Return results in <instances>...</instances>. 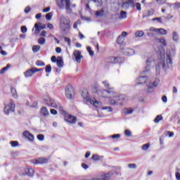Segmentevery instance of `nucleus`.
Here are the masks:
<instances>
[{
  "mask_svg": "<svg viewBox=\"0 0 180 180\" xmlns=\"http://www.w3.org/2000/svg\"><path fill=\"white\" fill-rule=\"evenodd\" d=\"M82 96L86 103H91V105H94L96 108H101L102 106L101 102L96 101L95 98H91L89 96V92H88V90L86 89H84L82 91Z\"/></svg>",
  "mask_w": 180,
  "mask_h": 180,
  "instance_id": "obj_1",
  "label": "nucleus"
},
{
  "mask_svg": "<svg viewBox=\"0 0 180 180\" xmlns=\"http://www.w3.org/2000/svg\"><path fill=\"white\" fill-rule=\"evenodd\" d=\"M71 20L70 18L65 17V15H61L60 18V26L63 32H67L71 29Z\"/></svg>",
  "mask_w": 180,
  "mask_h": 180,
  "instance_id": "obj_2",
  "label": "nucleus"
},
{
  "mask_svg": "<svg viewBox=\"0 0 180 180\" xmlns=\"http://www.w3.org/2000/svg\"><path fill=\"white\" fill-rule=\"evenodd\" d=\"M56 2L59 9H64L65 6L66 11H70L71 8V0H56Z\"/></svg>",
  "mask_w": 180,
  "mask_h": 180,
  "instance_id": "obj_3",
  "label": "nucleus"
},
{
  "mask_svg": "<svg viewBox=\"0 0 180 180\" xmlns=\"http://www.w3.org/2000/svg\"><path fill=\"white\" fill-rule=\"evenodd\" d=\"M148 79L147 77H139L136 79V82L137 85H141V84H146V86L148 88V92H150L149 90L153 89V86L151 84H148Z\"/></svg>",
  "mask_w": 180,
  "mask_h": 180,
  "instance_id": "obj_4",
  "label": "nucleus"
},
{
  "mask_svg": "<svg viewBox=\"0 0 180 180\" xmlns=\"http://www.w3.org/2000/svg\"><path fill=\"white\" fill-rule=\"evenodd\" d=\"M15 103H13V101H11L7 105L4 107V113L5 115H7V116H9L11 113H14L15 112Z\"/></svg>",
  "mask_w": 180,
  "mask_h": 180,
  "instance_id": "obj_5",
  "label": "nucleus"
},
{
  "mask_svg": "<svg viewBox=\"0 0 180 180\" xmlns=\"http://www.w3.org/2000/svg\"><path fill=\"white\" fill-rule=\"evenodd\" d=\"M65 95L68 99H73L75 96V92L74 91V87L71 85H68L65 88Z\"/></svg>",
  "mask_w": 180,
  "mask_h": 180,
  "instance_id": "obj_6",
  "label": "nucleus"
},
{
  "mask_svg": "<svg viewBox=\"0 0 180 180\" xmlns=\"http://www.w3.org/2000/svg\"><path fill=\"white\" fill-rule=\"evenodd\" d=\"M111 96L113 97L110 98H112L113 99L110 101V105H117V102H122V101H124V96H119L117 93H115V94H113Z\"/></svg>",
  "mask_w": 180,
  "mask_h": 180,
  "instance_id": "obj_7",
  "label": "nucleus"
},
{
  "mask_svg": "<svg viewBox=\"0 0 180 180\" xmlns=\"http://www.w3.org/2000/svg\"><path fill=\"white\" fill-rule=\"evenodd\" d=\"M44 101H45L46 105H48V106H51V108H54L55 109H57V108H58V105L57 103H56L54 99L51 98V97L49 96H44Z\"/></svg>",
  "mask_w": 180,
  "mask_h": 180,
  "instance_id": "obj_8",
  "label": "nucleus"
},
{
  "mask_svg": "<svg viewBox=\"0 0 180 180\" xmlns=\"http://www.w3.org/2000/svg\"><path fill=\"white\" fill-rule=\"evenodd\" d=\"M134 0H122V8L123 9H129V8H134Z\"/></svg>",
  "mask_w": 180,
  "mask_h": 180,
  "instance_id": "obj_9",
  "label": "nucleus"
},
{
  "mask_svg": "<svg viewBox=\"0 0 180 180\" xmlns=\"http://www.w3.org/2000/svg\"><path fill=\"white\" fill-rule=\"evenodd\" d=\"M166 63L168 68H171L172 67V56L171 55V51L167 50L166 51Z\"/></svg>",
  "mask_w": 180,
  "mask_h": 180,
  "instance_id": "obj_10",
  "label": "nucleus"
},
{
  "mask_svg": "<svg viewBox=\"0 0 180 180\" xmlns=\"http://www.w3.org/2000/svg\"><path fill=\"white\" fill-rule=\"evenodd\" d=\"M30 162H32V164H47L49 162V159L47 158H39L38 159H34L30 160Z\"/></svg>",
  "mask_w": 180,
  "mask_h": 180,
  "instance_id": "obj_11",
  "label": "nucleus"
},
{
  "mask_svg": "<svg viewBox=\"0 0 180 180\" xmlns=\"http://www.w3.org/2000/svg\"><path fill=\"white\" fill-rule=\"evenodd\" d=\"M112 95H116V92L113 91L103 90L101 92L102 98H113Z\"/></svg>",
  "mask_w": 180,
  "mask_h": 180,
  "instance_id": "obj_12",
  "label": "nucleus"
},
{
  "mask_svg": "<svg viewBox=\"0 0 180 180\" xmlns=\"http://www.w3.org/2000/svg\"><path fill=\"white\" fill-rule=\"evenodd\" d=\"M65 122H68V123H70L72 124H75V123H77V117L71 115H65Z\"/></svg>",
  "mask_w": 180,
  "mask_h": 180,
  "instance_id": "obj_13",
  "label": "nucleus"
},
{
  "mask_svg": "<svg viewBox=\"0 0 180 180\" xmlns=\"http://www.w3.org/2000/svg\"><path fill=\"white\" fill-rule=\"evenodd\" d=\"M22 175H27V176L30 178H33L34 176V169H33V168L27 167L25 169V173H22Z\"/></svg>",
  "mask_w": 180,
  "mask_h": 180,
  "instance_id": "obj_14",
  "label": "nucleus"
},
{
  "mask_svg": "<svg viewBox=\"0 0 180 180\" xmlns=\"http://www.w3.org/2000/svg\"><path fill=\"white\" fill-rule=\"evenodd\" d=\"M34 27H35V31H34V34H39V33H40L41 30H43L44 29H46V25H41V23H36L34 25Z\"/></svg>",
  "mask_w": 180,
  "mask_h": 180,
  "instance_id": "obj_15",
  "label": "nucleus"
},
{
  "mask_svg": "<svg viewBox=\"0 0 180 180\" xmlns=\"http://www.w3.org/2000/svg\"><path fill=\"white\" fill-rule=\"evenodd\" d=\"M73 56L77 63H81V59L82 58V56L81 55V51L78 50H75L73 52Z\"/></svg>",
  "mask_w": 180,
  "mask_h": 180,
  "instance_id": "obj_16",
  "label": "nucleus"
},
{
  "mask_svg": "<svg viewBox=\"0 0 180 180\" xmlns=\"http://www.w3.org/2000/svg\"><path fill=\"white\" fill-rule=\"evenodd\" d=\"M22 136L25 137V139H27L30 141H33L34 140V136L29 132V131H25L22 133Z\"/></svg>",
  "mask_w": 180,
  "mask_h": 180,
  "instance_id": "obj_17",
  "label": "nucleus"
},
{
  "mask_svg": "<svg viewBox=\"0 0 180 180\" xmlns=\"http://www.w3.org/2000/svg\"><path fill=\"white\" fill-rule=\"evenodd\" d=\"M162 67L163 70H166L167 66L165 65V60H161L160 62L156 65V72L160 73V68Z\"/></svg>",
  "mask_w": 180,
  "mask_h": 180,
  "instance_id": "obj_18",
  "label": "nucleus"
},
{
  "mask_svg": "<svg viewBox=\"0 0 180 180\" xmlns=\"http://www.w3.org/2000/svg\"><path fill=\"white\" fill-rule=\"evenodd\" d=\"M34 74V69L33 68L24 72V75H25V78H29L30 77H33Z\"/></svg>",
  "mask_w": 180,
  "mask_h": 180,
  "instance_id": "obj_19",
  "label": "nucleus"
},
{
  "mask_svg": "<svg viewBox=\"0 0 180 180\" xmlns=\"http://www.w3.org/2000/svg\"><path fill=\"white\" fill-rule=\"evenodd\" d=\"M110 60V63H111L112 64H117L119 63H120V57H110L109 58Z\"/></svg>",
  "mask_w": 180,
  "mask_h": 180,
  "instance_id": "obj_20",
  "label": "nucleus"
},
{
  "mask_svg": "<svg viewBox=\"0 0 180 180\" xmlns=\"http://www.w3.org/2000/svg\"><path fill=\"white\" fill-rule=\"evenodd\" d=\"M124 54L130 57V56H134V50H133L132 49H126L124 51Z\"/></svg>",
  "mask_w": 180,
  "mask_h": 180,
  "instance_id": "obj_21",
  "label": "nucleus"
},
{
  "mask_svg": "<svg viewBox=\"0 0 180 180\" xmlns=\"http://www.w3.org/2000/svg\"><path fill=\"white\" fill-rule=\"evenodd\" d=\"M151 63H153V58H148L146 60V70L143 71V72H147L150 70V67L151 65Z\"/></svg>",
  "mask_w": 180,
  "mask_h": 180,
  "instance_id": "obj_22",
  "label": "nucleus"
},
{
  "mask_svg": "<svg viewBox=\"0 0 180 180\" xmlns=\"http://www.w3.org/2000/svg\"><path fill=\"white\" fill-rule=\"evenodd\" d=\"M56 64L59 68L64 67V61L63 60V58L60 56L58 57V60L56 61Z\"/></svg>",
  "mask_w": 180,
  "mask_h": 180,
  "instance_id": "obj_23",
  "label": "nucleus"
},
{
  "mask_svg": "<svg viewBox=\"0 0 180 180\" xmlns=\"http://www.w3.org/2000/svg\"><path fill=\"white\" fill-rule=\"evenodd\" d=\"M41 115H42V116H49V110H47V108L46 107H42L41 108Z\"/></svg>",
  "mask_w": 180,
  "mask_h": 180,
  "instance_id": "obj_24",
  "label": "nucleus"
},
{
  "mask_svg": "<svg viewBox=\"0 0 180 180\" xmlns=\"http://www.w3.org/2000/svg\"><path fill=\"white\" fill-rule=\"evenodd\" d=\"M93 161H101L103 158V156H101L99 155L95 154L92 155Z\"/></svg>",
  "mask_w": 180,
  "mask_h": 180,
  "instance_id": "obj_25",
  "label": "nucleus"
},
{
  "mask_svg": "<svg viewBox=\"0 0 180 180\" xmlns=\"http://www.w3.org/2000/svg\"><path fill=\"white\" fill-rule=\"evenodd\" d=\"M9 68H11V64H7L6 67L3 68L1 70H0V74H5V72L6 71H8V70H9Z\"/></svg>",
  "mask_w": 180,
  "mask_h": 180,
  "instance_id": "obj_26",
  "label": "nucleus"
},
{
  "mask_svg": "<svg viewBox=\"0 0 180 180\" xmlns=\"http://www.w3.org/2000/svg\"><path fill=\"white\" fill-rule=\"evenodd\" d=\"M126 18H127V13L126 11H121L119 19H126Z\"/></svg>",
  "mask_w": 180,
  "mask_h": 180,
  "instance_id": "obj_27",
  "label": "nucleus"
},
{
  "mask_svg": "<svg viewBox=\"0 0 180 180\" xmlns=\"http://www.w3.org/2000/svg\"><path fill=\"white\" fill-rule=\"evenodd\" d=\"M167 32L164 28H158V34L165 35V34H167Z\"/></svg>",
  "mask_w": 180,
  "mask_h": 180,
  "instance_id": "obj_28",
  "label": "nucleus"
},
{
  "mask_svg": "<svg viewBox=\"0 0 180 180\" xmlns=\"http://www.w3.org/2000/svg\"><path fill=\"white\" fill-rule=\"evenodd\" d=\"M172 39L174 41H178V39H179V35L178 34V32H173L172 33Z\"/></svg>",
  "mask_w": 180,
  "mask_h": 180,
  "instance_id": "obj_29",
  "label": "nucleus"
},
{
  "mask_svg": "<svg viewBox=\"0 0 180 180\" xmlns=\"http://www.w3.org/2000/svg\"><path fill=\"white\" fill-rule=\"evenodd\" d=\"M36 65H37L38 67H44V65H46V63H44V62H43V60H38L35 62Z\"/></svg>",
  "mask_w": 180,
  "mask_h": 180,
  "instance_id": "obj_30",
  "label": "nucleus"
},
{
  "mask_svg": "<svg viewBox=\"0 0 180 180\" xmlns=\"http://www.w3.org/2000/svg\"><path fill=\"white\" fill-rule=\"evenodd\" d=\"M148 85H151L152 89L153 86H158V81H155L153 83H151V79H149V80H148Z\"/></svg>",
  "mask_w": 180,
  "mask_h": 180,
  "instance_id": "obj_31",
  "label": "nucleus"
},
{
  "mask_svg": "<svg viewBox=\"0 0 180 180\" xmlns=\"http://www.w3.org/2000/svg\"><path fill=\"white\" fill-rule=\"evenodd\" d=\"M133 113V109L131 108H126L124 110V115H131Z\"/></svg>",
  "mask_w": 180,
  "mask_h": 180,
  "instance_id": "obj_32",
  "label": "nucleus"
},
{
  "mask_svg": "<svg viewBox=\"0 0 180 180\" xmlns=\"http://www.w3.org/2000/svg\"><path fill=\"white\" fill-rule=\"evenodd\" d=\"M57 109H59V112H60L62 115H66L67 112L64 110V107L61 106L60 104L58 105Z\"/></svg>",
  "mask_w": 180,
  "mask_h": 180,
  "instance_id": "obj_33",
  "label": "nucleus"
},
{
  "mask_svg": "<svg viewBox=\"0 0 180 180\" xmlns=\"http://www.w3.org/2000/svg\"><path fill=\"white\" fill-rule=\"evenodd\" d=\"M104 13H105V11L103 9H101V11H96V16H98L100 18H102V16H103Z\"/></svg>",
  "mask_w": 180,
  "mask_h": 180,
  "instance_id": "obj_34",
  "label": "nucleus"
},
{
  "mask_svg": "<svg viewBox=\"0 0 180 180\" xmlns=\"http://www.w3.org/2000/svg\"><path fill=\"white\" fill-rule=\"evenodd\" d=\"M144 36V32L143 31H136L135 33V37H143Z\"/></svg>",
  "mask_w": 180,
  "mask_h": 180,
  "instance_id": "obj_35",
  "label": "nucleus"
},
{
  "mask_svg": "<svg viewBox=\"0 0 180 180\" xmlns=\"http://www.w3.org/2000/svg\"><path fill=\"white\" fill-rule=\"evenodd\" d=\"M123 41H124V38L120 35L117 39V43L118 44H123Z\"/></svg>",
  "mask_w": 180,
  "mask_h": 180,
  "instance_id": "obj_36",
  "label": "nucleus"
},
{
  "mask_svg": "<svg viewBox=\"0 0 180 180\" xmlns=\"http://www.w3.org/2000/svg\"><path fill=\"white\" fill-rule=\"evenodd\" d=\"M102 84L107 89H113V88H110V84H109V82L108 81H104L102 82Z\"/></svg>",
  "mask_w": 180,
  "mask_h": 180,
  "instance_id": "obj_37",
  "label": "nucleus"
},
{
  "mask_svg": "<svg viewBox=\"0 0 180 180\" xmlns=\"http://www.w3.org/2000/svg\"><path fill=\"white\" fill-rule=\"evenodd\" d=\"M159 42L162 44L163 47H166L167 46V40L164 38H160L158 39Z\"/></svg>",
  "mask_w": 180,
  "mask_h": 180,
  "instance_id": "obj_38",
  "label": "nucleus"
},
{
  "mask_svg": "<svg viewBox=\"0 0 180 180\" xmlns=\"http://www.w3.org/2000/svg\"><path fill=\"white\" fill-rule=\"evenodd\" d=\"M151 15H153V12L148 11L143 14V18L144 19V18H148V16H151Z\"/></svg>",
  "mask_w": 180,
  "mask_h": 180,
  "instance_id": "obj_39",
  "label": "nucleus"
},
{
  "mask_svg": "<svg viewBox=\"0 0 180 180\" xmlns=\"http://www.w3.org/2000/svg\"><path fill=\"white\" fill-rule=\"evenodd\" d=\"M160 120H162V115H159L155 118L154 122L155 123H160Z\"/></svg>",
  "mask_w": 180,
  "mask_h": 180,
  "instance_id": "obj_40",
  "label": "nucleus"
},
{
  "mask_svg": "<svg viewBox=\"0 0 180 180\" xmlns=\"http://www.w3.org/2000/svg\"><path fill=\"white\" fill-rule=\"evenodd\" d=\"M45 72L47 74H50V72H51V65H48L45 67Z\"/></svg>",
  "mask_w": 180,
  "mask_h": 180,
  "instance_id": "obj_41",
  "label": "nucleus"
},
{
  "mask_svg": "<svg viewBox=\"0 0 180 180\" xmlns=\"http://www.w3.org/2000/svg\"><path fill=\"white\" fill-rule=\"evenodd\" d=\"M10 144L11 145V147H18L19 142L16 141H12L10 142Z\"/></svg>",
  "mask_w": 180,
  "mask_h": 180,
  "instance_id": "obj_42",
  "label": "nucleus"
},
{
  "mask_svg": "<svg viewBox=\"0 0 180 180\" xmlns=\"http://www.w3.org/2000/svg\"><path fill=\"white\" fill-rule=\"evenodd\" d=\"M39 50H40V46H39V45H34L32 47V51H34V53H37V51H39Z\"/></svg>",
  "mask_w": 180,
  "mask_h": 180,
  "instance_id": "obj_43",
  "label": "nucleus"
},
{
  "mask_svg": "<svg viewBox=\"0 0 180 180\" xmlns=\"http://www.w3.org/2000/svg\"><path fill=\"white\" fill-rule=\"evenodd\" d=\"M128 167L130 169H136V168H137V165H136L135 163H131L128 165Z\"/></svg>",
  "mask_w": 180,
  "mask_h": 180,
  "instance_id": "obj_44",
  "label": "nucleus"
},
{
  "mask_svg": "<svg viewBox=\"0 0 180 180\" xmlns=\"http://www.w3.org/2000/svg\"><path fill=\"white\" fill-rule=\"evenodd\" d=\"M150 148V143H146L142 146V150L143 151H146V150H148Z\"/></svg>",
  "mask_w": 180,
  "mask_h": 180,
  "instance_id": "obj_45",
  "label": "nucleus"
},
{
  "mask_svg": "<svg viewBox=\"0 0 180 180\" xmlns=\"http://www.w3.org/2000/svg\"><path fill=\"white\" fill-rule=\"evenodd\" d=\"M51 18H53V13H49L46 15V20H51Z\"/></svg>",
  "mask_w": 180,
  "mask_h": 180,
  "instance_id": "obj_46",
  "label": "nucleus"
},
{
  "mask_svg": "<svg viewBox=\"0 0 180 180\" xmlns=\"http://www.w3.org/2000/svg\"><path fill=\"white\" fill-rule=\"evenodd\" d=\"M39 44H44L46 43V39L41 37L38 39Z\"/></svg>",
  "mask_w": 180,
  "mask_h": 180,
  "instance_id": "obj_47",
  "label": "nucleus"
},
{
  "mask_svg": "<svg viewBox=\"0 0 180 180\" xmlns=\"http://www.w3.org/2000/svg\"><path fill=\"white\" fill-rule=\"evenodd\" d=\"M102 110H108V112H113V109L109 106L103 107Z\"/></svg>",
  "mask_w": 180,
  "mask_h": 180,
  "instance_id": "obj_48",
  "label": "nucleus"
},
{
  "mask_svg": "<svg viewBox=\"0 0 180 180\" xmlns=\"http://www.w3.org/2000/svg\"><path fill=\"white\" fill-rule=\"evenodd\" d=\"M165 136H169V137H174V132L167 131L165 132Z\"/></svg>",
  "mask_w": 180,
  "mask_h": 180,
  "instance_id": "obj_49",
  "label": "nucleus"
},
{
  "mask_svg": "<svg viewBox=\"0 0 180 180\" xmlns=\"http://www.w3.org/2000/svg\"><path fill=\"white\" fill-rule=\"evenodd\" d=\"M95 4H96V6H102V0H93Z\"/></svg>",
  "mask_w": 180,
  "mask_h": 180,
  "instance_id": "obj_50",
  "label": "nucleus"
},
{
  "mask_svg": "<svg viewBox=\"0 0 180 180\" xmlns=\"http://www.w3.org/2000/svg\"><path fill=\"white\" fill-rule=\"evenodd\" d=\"M124 134L125 136H127V137H130L131 136V131L129 130V129H126L124 131Z\"/></svg>",
  "mask_w": 180,
  "mask_h": 180,
  "instance_id": "obj_51",
  "label": "nucleus"
},
{
  "mask_svg": "<svg viewBox=\"0 0 180 180\" xmlns=\"http://www.w3.org/2000/svg\"><path fill=\"white\" fill-rule=\"evenodd\" d=\"M37 139H38V140H39V141H43L44 140V135L39 134V135H37Z\"/></svg>",
  "mask_w": 180,
  "mask_h": 180,
  "instance_id": "obj_52",
  "label": "nucleus"
},
{
  "mask_svg": "<svg viewBox=\"0 0 180 180\" xmlns=\"http://www.w3.org/2000/svg\"><path fill=\"white\" fill-rule=\"evenodd\" d=\"M11 94L14 98H18V94H16V89H12Z\"/></svg>",
  "mask_w": 180,
  "mask_h": 180,
  "instance_id": "obj_53",
  "label": "nucleus"
},
{
  "mask_svg": "<svg viewBox=\"0 0 180 180\" xmlns=\"http://www.w3.org/2000/svg\"><path fill=\"white\" fill-rule=\"evenodd\" d=\"M149 32H155V33H158V28H155L154 27H151L149 29Z\"/></svg>",
  "mask_w": 180,
  "mask_h": 180,
  "instance_id": "obj_54",
  "label": "nucleus"
},
{
  "mask_svg": "<svg viewBox=\"0 0 180 180\" xmlns=\"http://www.w3.org/2000/svg\"><path fill=\"white\" fill-rule=\"evenodd\" d=\"M0 53L1 56H6L8 53L2 49V46H0Z\"/></svg>",
  "mask_w": 180,
  "mask_h": 180,
  "instance_id": "obj_55",
  "label": "nucleus"
},
{
  "mask_svg": "<svg viewBox=\"0 0 180 180\" xmlns=\"http://www.w3.org/2000/svg\"><path fill=\"white\" fill-rule=\"evenodd\" d=\"M111 139H120V134H117L110 136Z\"/></svg>",
  "mask_w": 180,
  "mask_h": 180,
  "instance_id": "obj_56",
  "label": "nucleus"
},
{
  "mask_svg": "<svg viewBox=\"0 0 180 180\" xmlns=\"http://www.w3.org/2000/svg\"><path fill=\"white\" fill-rule=\"evenodd\" d=\"M65 41L68 43V46H71V39L69 37H65Z\"/></svg>",
  "mask_w": 180,
  "mask_h": 180,
  "instance_id": "obj_57",
  "label": "nucleus"
},
{
  "mask_svg": "<svg viewBox=\"0 0 180 180\" xmlns=\"http://www.w3.org/2000/svg\"><path fill=\"white\" fill-rule=\"evenodd\" d=\"M21 32L22 33H26V32H27V28L26 27V26L21 27Z\"/></svg>",
  "mask_w": 180,
  "mask_h": 180,
  "instance_id": "obj_58",
  "label": "nucleus"
},
{
  "mask_svg": "<svg viewBox=\"0 0 180 180\" xmlns=\"http://www.w3.org/2000/svg\"><path fill=\"white\" fill-rule=\"evenodd\" d=\"M30 11H31L30 6H27L25 8L24 12H25V13H29V12H30Z\"/></svg>",
  "mask_w": 180,
  "mask_h": 180,
  "instance_id": "obj_59",
  "label": "nucleus"
},
{
  "mask_svg": "<svg viewBox=\"0 0 180 180\" xmlns=\"http://www.w3.org/2000/svg\"><path fill=\"white\" fill-rule=\"evenodd\" d=\"M52 63H57L58 61V59H57V57H56V56H53L51 58Z\"/></svg>",
  "mask_w": 180,
  "mask_h": 180,
  "instance_id": "obj_60",
  "label": "nucleus"
},
{
  "mask_svg": "<svg viewBox=\"0 0 180 180\" xmlns=\"http://www.w3.org/2000/svg\"><path fill=\"white\" fill-rule=\"evenodd\" d=\"M82 167L84 168V169H88L89 168V166L85 163H82Z\"/></svg>",
  "mask_w": 180,
  "mask_h": 180,
  "instance_id": "obj_61",
  "label": "nucleus"
},
{
  "mask_svg": "<svg viewBox=\"0 0 180 180\" xmlns=\"http://www.w3.org/2000/svg\"><path fill=\"white\" fill-rule=\"evenodd\" d=\"M174 8H178L179 9H180V2H176L174 4Z\"/></svg>",
  "mask_w": 180,
  "mask_h": 180,
  "instance_id": "obj_62",
  "label": "nucleus"
},
{
  "mask_svg": "<svg viewBox=\"0 0 180 180\" xmlns=\"http://www.w3.org/2000/svg\"><path fill=\"white\" fill-rule=\"evenodd\" d=\"M176 179L180 180V173L179 172H176Z\"/></svg>",
  "mask_w": 180,
  "mask_h": 180,
  "instance_id": "obj_63",
  "label": "nucleus"
},
{
  "mask_svg": "<svg viewBox=\"0 0 180 180\" xmlns=\"http://www.w3.org/2000/svg\"><path fill=\"white\" fill-rule=\"evenodd\" d=\"M83 180H101V179L94 177V178H91V179H84Z\"/></svg>",
  "mask_w": 180,
  "mask_h": 180,
  "instance_id": "obj_64",
  "label": "nucleus"
}]
</instances>
